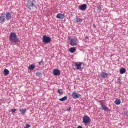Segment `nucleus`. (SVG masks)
<instances>
[{"label": "nucleus", "instance_id": "nucleus-1", "mask_svg": "<svg viewBox=\"0 0 128 128\" xmlns=\"http://www.w3.org/2000/svg\"><path fill=\"white\" fill-rule=\"evenodd\" d=\"M26 8H28L30 10H38V4L36 0L31 1L29 0L26 4Z\"/></svg>", "mask_w": 128, "mask_h": 128}, {"label": "nucleus", "instance_id": "nucleus-2", "mask_svg": "<svg viewBox=\"0 0 128 128\" xmlns=\"http://www.w3.org/2000/svg\"><path fill=\"white\" fill-rule=\"evenodd\" d=\"M10 40L12 42H14V44H16V42H18V38L16 33H11L10 36Z\"/></svg>", "mask_w": 128, "mask_h": 128}, {"label": "nucleus", "instance_id": "nucleus-3", "mask_svg": "<svg viewBox=\"0 0 128 128\" xmlns=\"http://www.w3.org/2000/svg\"><path fill=\"white\" fill-rule=\"evenodd\" d=\"M51 42L52 38L50 37H48L46 36H44L42 37V42H44V44H50Z\"/></svg>", "mask_w": 128, "mask_h": 128}, {"label": "nucleus", "instance_id": "nucleus-4", "mask_svg": "<svg viewBox=\"0 0 128 128\" xmlns=\"http://www.w3.org/2000/svg\"><path fill=\"white\" fill-rule=\"evenodd\" d=\"M82 122L86 126V124H90V118L88 116H85L83 118Z\"/></svg>", "mask_w": 128, "mask_h": 128}, {"label": "nucleus", "instance_id": "nucleus-5", "mask_svg": "<svg viewBox=\"0 0 128 128\" xmlns=\"http://www.w3.org/2000/svg\"><path fill=\"white\" fill-rule=\"evenodd\" d=\"M82 64H84L82 62H76L75 63L74 66L76 68L77 70H82Z\"/></svg>", "mask_w": 128, "mask_h": 128}, {"label": "nucleus", "instance_id": "nucleus-6", "mask_svg": "<svg viewBox=\"0 0 128 128\" xmlns=\"http://www.w3.org/2000/svg\"><path fill=\"white\" fill-rule=\"evenodd\" d=\"M70 44L72 46H78V40L74 38L72 39L70 41Z\"/></svg>", "mask_w": 128, "mask_h": 128}, {"label": "nucleus", "instance_id": "nucleus-7", "mask_svg": "<svg viewBox=\"0 0 128 128\" xmlns=\"http://www.w3.org/2000/svg\"><path fill=\"white\" fill-rule=\"evenodd\" d=\"M72 96L73 98L76 100L77 98H80L82 96L80 94H78L76 92H74L72 93Z\"/></svg>", "mask_w": 128, "mask_h": 128}, {"label": "nucleus", "instance_id": "nucleus-8", "mask_svg": "<svg viewBox=\"0 0 128 128\" xmlns=\"http://www.w3.org/2000/svg\"><path fill=\"white\" fill-rule=\"evenodd\" d=\"M6 20V15L4 14H2L0 16V24H2V22H4Z\"/></svg>", "mask_w": 128, "mask_h": 128}, {"label": "nucleus", "instance_id": "nucleus-9", "mask_svg": "<svg viewBox=\"0 0 128 128\" xmlns=\"http://www.w3.org/2000/svg\"><path fill=\"white\" fill-rule=\"evenodd\" d=\"M101 108L102 110H104L105 112H110V110L108 106H106V105L102 104Z\"/></svg>", "mask_w": 128, "mask_h": 128}, {"label": "nucleus", "instance_id": "nucleus-10", "mask_svg": "<svg viewBox=\"0 0 128 128\" xmlns=\"http://www.w3.org/2000/svg\"><path fill=\"white\" fill-rule=\"evenodd\" d=\"M87 8H88V6H86V4H82L79 6V9L80 10H82V12H84V10H86Z\"/></svg>", "mask_w": 128, "mask_h": 128}, {"label": "nucleus", "instance_id": "nucleus-11", "mask_svg": "<svg viewBox=\"0 0 128 128\" xmlns=\"http://www.w3.org/2000/svg\"><path fill=\"white\" fill-rule=\"evenodd\" d=\"M53 74L56 76H60V71L58 69H55L53 70Z\"/></svg>", "mask_w": 128, "mask_h": 128}, {"label": "nucleus", "instance_id": "nucleus-12", "mask_svg": "<svg viewBox=\"0 0 128 128\" xmlns=\"http://www.w3.org/2000/svg\"><path fill=\"white\" fill-rule=\"evenodd\" d=\"M57 18H59V20H64L66 18L64 14H58L56 16Z\"/></svg>", "mask_w": 128, "mask_h": 128}, {"label": "nucleus", "instance_id": "nucleus-13", "mask_svg": "<svg viewBox=\"0 0 128 128\" xmlns=\"http://www.w3.org/2000/svg\"><path fill=\"white\" fill-rule=\"evenodd\" d=\"M6 20H12V14L10 12H6Z\"/></svg>", "mask_w": 128, "mask_h": 128}, {"label": "nucleus", "instance_id": "nucleus-14", "mask_svg": "<svg viewBox=\"0 0 128 128\" xmlns=\"http://www.w3.org/2000/svg\"><path fill=\"white\" fill-rule=\"evenodd\" d=\"M101 76L102 78H106L108 76V74L106 72H102L101 74Z\"/></svg>", "mask_w": 128, "mask_h": 128}, {"label": "nucleus", "instance_id": "nucleus-15", "mask_svg": "<svg viewBox=\"0 0 128 128\" xmlns=\"http://www.w3.org/2000/svg\"><path fill=\"white\" fill-rule=\"evenodd\" d=\"M69 52H71V54H74L76 52V48H72L69 50Z\"/></svg>", "mask_w": 128, "mask_h": 128}, {"label": "nucleus", "instance_id": "nucleus-16", "mask_svg": "<svg viewBox=\"0 0 128 128\" xmlns=\"http://www.w3.org/2000/svg\"><path fill=\"white\" fill-rule=\"evenodd\" d=\"M74 22H82V20L80 19V18H76L74 20Z\"/></svg>", "mask_w": 128, "mask_h": 128}, {"label": "nucleus", "instance_id": "nucleus-17", "mask_svg": "<svg viewBox=\"0 0 128 128\" xmlns=\"http://www.w3.org/2000/svg\"><path fill=\"white\" fill-rule=\"evenodd\" d=\"M4 73L5 76H6L10 74V70H8L7 69H5L4 70Z\"/></svg>", "mask_w": 128, "mask_h": 128}, {"label": "nucleus", "instance_id": "nucleus-18", "mask_svg": "<svg viewBox=\"0 0 128 128\" xmlns=\"http://www.w3.org/2000/svg\"><path fill=\"white\" fill-rule=\"evenodd\" d=\"M115 104H116V106H120V104H122V101H120V99H117L115 101Z\"/></svg>", "mask_w": 128, "mask_h": 128}, {"label": "nucleus", "instance_id": "nucleus-19", "mask_svg": "<svg viewBox=\"0 0 128 128\" xmlns=\"http://www.w3.org/2000/svg\"><path fill=\"white\" fill-rule=\"evenodd\" d=\"M34 68H36V66L34 64H32L28 66V70H34Z\"/></svg>", "mask_w": 128, "mask_h": 128}, {"label": "nucleus", "instance_id": "nucleus-20", "mask_svg": "<svg viewBox=\"0 0 128 128\" xmlns=\"http://www.w3.org/2000/svg\"><path fill=\"white\" fill-rule=\"evenodd\" d=\"M126 70L124 68L120 69V74H126Z\"/></svg>", "mask_w": 128, "mask_h": 128}, {"label": "nucleus", "instance_id": "nucleus-21", "mask_svg": "<svg viewBox=\"0 0 128 128\" xmlns=\"http://www.w3.org/2000/svg\"><path fill=\"white\" fill-rule=\"evenodd\" d=\"M20 112H21L22 114H24L26 112V109L24 108V109H20Z\"/></svg>", "mask_w": 128, "mask_h": 128}, {"label": "nucleus", "instance_id": "nucleus-22", "mask_svg": "<svg viewBox=\"0 0 128 128\" xmlns=\"http://www.w3.org/2000/svg\"><path fill=\"white\" fill-rule=\"evenodd\" d=\"M66 100H68V96H65L64 97L60 99L59 100H60V102H66Z\"/></svg>", "mask_w": 128, "mask_h": 128}, {"label": "nucleus", "instance_id": "nucleus-23", "mask_svg": "<svg viewBox=\"0 0 128 128\" xmlns=\"http://www.w3.org/2000/svg\"><path fill=\"white\" fill-rule=\"evenodd\" d=\"M36 74L37 76H42V73H40V72H37Z\"/></svg>", "mask_w": 128, "mask_h": 128}, {"label": "nucleus", "instance_id": "nucleus-24", "mask_svg": "<svg viewBox=\"0 0 128 128\" xmlns=\"http://www.w3.org/2000/svg\"><path fill=\"white\" fill-rule=\"evenodd\" d=\"M58 94H62V90H59L58 91Z\"/></svg>", "mask_w": 128, "mask_h": 128}, {"label": "nucleus", "instance_id": "nucleus-25", "mask_svg": "<svg viewBox=\"0 0 128 128\" xmlns=\"http://www.w3.org/2000/svg\"><path fill=\"white\" fill-rule=\"evenodd\" d=\"M16 110H18V109H12V114H14V112H16Z\"/></svg>", "mask_w": 128, "mask_h": 128}, {"label": "nucleus", "instance_id": "nucleus-26", "mask_svg": "<svg viewBox=\"0 0 128 128\" xmlns=\"http://www.w3.org/2000/svg\"><path fill=\"white\" fill-rule=\"evenodd\" d=\"M98 12H102V7L100 6L98 7Z\"/></svg>", "mask_w": 128, "mask_h": 128}, {"label": "nucleus", "instance_id": "nucleus-27", "mask_svg": "<svg viewBox=\"0 0 128 128\" xmlns=\"http://www.w3.org/2000/svg\"><path fill=\"white\" fill-rule=\"evenodd\" d=\"M30 128V124H26V127H25V128Z\"/></svg>", "mask_w": 128, "mask_h": 128}, {"label": "nucleus", "instance_id": "nucleus-28", "mask_svg": "<svg viewBox=\"0 0 128 128\" xmlns=\"http://www.w3.org/2000/svg\"><path fill=\"white\" fill-rule=\"evenodd\" d=\"M39 64H40V66H42V65L44 64V62H40L39 63Z\"/></svg>", "mask_w": 128, "mask_h": 128}, {"label": "nucleus", "instance_id": "nucleus-29", "mask_svg": "<svg viewBox=\"0 0 128 128\" xmlns=\"http://www.w3.org/2000/svg\"><path fill=\"white\" fill-rule=\"evenodd\" d=\"M71 110H72V108H68V109L67 110V111H68V112H70Z\"/></svg>", "mask_w": 128, "mask_h": 128}, {"label": "nucleus", "instance_id": "nucleus-30", "mask_svg": "<svg viewBox=\"0 0 128 128\" xmlns=\"http://www.w3.org/2000/svg\"><path fill=\"white\" fill-rule=\"evenodd\" d=\"M126 116H128V112H127L126 113Z\"/></svg>", "mask_w": 128, "mask_h": 128}, {"label": "nucleus", "instance_id": "nucleus-31", "mask_svg": "<svg viewBox=\"0 0 128 128\" xmlns=\"http://www.w3.org/2000/svg\"><path fill=\"white\" fill-rule=\"evenodd\" d=\"M86 40H88V37H86Z\"/></svg>", "mask_w": 128, "mask_h": 128}, {"label": "nucleus", "instance_id": "nucleus-32", "mask_svg": "<svg viewBox=\"0 0 128 128\" xmlns=\"http://www.w3.org/2000/svg\"><path fill=\"white\" fill-rule=\"evenodd\" d=\"M118 80H120V79L119 78Z\"/></svg>", "mask_w": 128, "mask_h": 128}]
</instances>
